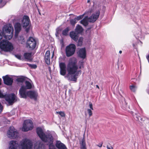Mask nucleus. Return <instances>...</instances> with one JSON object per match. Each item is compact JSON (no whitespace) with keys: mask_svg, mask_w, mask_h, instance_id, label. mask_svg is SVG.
I'll return each instance as SVG.
<instances>
[{"mask_svg":"<svg viewBox=\"0 0 149 149\" xmlns=\"http://www.w3.org/2000/svg\"><path fill=\"white\" fill-rule=\"evenodd\" d=\"M3 110V107L1 104V103H0V113H1V112Z\"/></svg>","mask_w":149,"mask_h":149,"instance_id":"obj_41","label":"nucleus"},{"mask_svg":"<svg viewBox=\"0 0 149 149\" xmlns=\"http://www.w3.org/2000/svg\"><path fill=\"white\" fill-rule=\"evenodd\" d=\"M89 107L92 110H93V104L91 102H90Z\"/></svg>","mask_w":149,"mask_h":149,"instance_id":"obj_40","label":"nucleus"},{"mask_svg":"<svg viewBox=\"0 0 149 149\" xmlns=\"http://www.w3.org/2000/svg\"><path fill=\"white\" fill-rule=\"evenodd\" d=\"M36 132L38 136L43 141L48 143L49 145V149H56L53 144L54 138L51 134H45L40 127L37 128Z\"/></svg>","mask_w":149,"mask_h":149,"instance_id":"obj_2","label":"nucleus"},{"mask_svg":"<svg viewBox=\"0 0 149 149\" xmlns=\"http://www.w3.org/2000/svg\"><path fill=\"white\" fill-rule=\"evenodd\" d=\"M57 34H58L57 33H56V36H57Z\"/></svg>","mask_w":149,"mask_h":149,"instance_id":"obj_57","label":"nucleus"},{"mask_svg":"<svg viewBox=\"0 0 149 149\" xmlns=\"http://www.w3.org/2000/svg\"><path fill=\"white\" fill-rule=\"evenodd\" d=\"M84 62L83 60L79 61L78 62L79 68L81 69L82 68H84Z\"/></svg>","mask_w":149,"mask_h":149,"instance_id":"obj_28","label":"nucleus"},{"mask_svg":"<svg viewBox=\"0 0 149 149\" xmlns=\"http://www.w3.org/2000/svg\"><path fill=\"white\" fill-rule=\"evenodd\" d=\"M3 83L4 84L8 86H11L13 82V79L10 77L8 75H6L2 77Z\"/></svg>","mask_w":149,"mask_h":149,"instance_id":"obj_9","label":"nucleus"},{"mask_svg":"<svg viewBox=\"0 0 149 149\" xmlns=\"http://www.w3.org/2000/svg\"><path fill=\"white\" fill-rule=\"evenodd\" d=\"M13 28L11 24L5 25L3 28L2 31L0 30V40L3 36L7 40H10L13 37Z\"/></svg>","mask_w":149,"mask_h":149,"instance_id":"obj_4","label":"nucleus"},{"mask_svg":"<svg viewBox=\"0 0 149 149\" xmlns=\"http://www.w3.org/2000/svg\"><path fill=\"white\" fill-rule=\"evenodd\" d=\"M102 144H103V143H101V144H99V145H97V146H99L100 147H101L102 146Z\"/></svg>","mask_w":149,"mask_h":149,"instance_id":"obj_47","label":"nucleus"},{"mask_svg":"<svg viewBox=\"0 0 149 149\" xmlns=\"http://www.w3.org/2000/svg\"><path fill=\"white\" fill-rule=\"evenodd\" d=\"M81 149H86V147H80Z\"/></svg>","mask_w":149,"mask_h":149,"instance_id":"obj_46","label":"nucleus"},{"mask_svg":"<svg viewBox=\"0 0 149 149\" xmlns=\"http://www.w3.org/2000/svg\"><path fill=\"white\" fill-rule=\"evenodd\" d=\"M30 48H31L32 49H34L35 48V47H29Z\"/></svg>","mask_w":149,"mask_h":149,"instance_id":"obj_52","label":"nucleus"},{"mask_svg":"<svg viewBox=\"0 0 149 149\" xmlns=\"http://www.w3.org/2000/svg\"><path fill=\"white\" fill-rule=\"evenodd\" d=\"M27 45L29 47H36L38 43L37 40L32 37H30L27 41Z\"/></svg>","mask_w":149,"mask_h":149,"instance_id":"obj_10","label":"nucleus"},{"mask_svg":"<svg viewBox=\"0 0 149 149\" xmlns=\"http://www.w3.org/2000/svg\"><path fill=\"white\" fill-rule=\"evenodd\" d=\"M55 146L58 149H67L65 145L60 141H56Z\"/></svg>","mask_w":149,"mask_h":149,"instance_id":"obj_16","label":"nucleus"},{"mask_svg":"<svg viewBox=\"0 0 149 149\" xmlns=\"http://www.w3.org/2000/svg\"><path fill=\"white\" fill-rule=\"evenodd\" d=\"M140 119H139L140 121H139L142 122L144 120H143V118H139Z\"/></svg>","mask_w":149,"mask_h":149,"instance_id":"obj_45","label":"nucleus"},{"mask_svg":"<svg viewBox=\"0 0 149 149\" xmlns=\"http://www.w3.org/2000/svg\"><path fill=\"white\" fill-rule=\"evenodd\" d=\"M83 40V38L81 37L79 38L78 40V45L79 46H81L82 45V42Z\"/></svg>","mask_w":149,"mask_h":149,"instance_id":"obj_30","label":"nucleus"},{"mask_svg":"<svg viewBox=\"0 0 149 149\" xmlns=\"http://www.w3.org/2000/svg\"><path fill=\"white\" fill-rule=\"evenodd\" d=\"M2 79L0 78V85L1 84Z\"/></svg>","mask_w":149,"mask_h":149,"instance_id":"obj_48","label":"nucleus"},{"mask_svg":"<svg viewBox=\"0 0 149 149\" xmlns=\"http://www.w3.org/2000/svg\"><path fill=\"white\" fill-rule=\"evenodd\" d=\"M92 12V10H90V13H91V12Z\"/></svg>","mask_w":149,"mask_h":149,"instance_id":"obj_56","label":"nucleus"},{"mask_svg":"<svg viewBox=\"0 0 149 149\" xmlns=\"http://www.w3.org/2000/svg\"><path fill=\"white\" fill-rule=\"evenodd\" d=\"M134 118L136 120L139 121H140L139 118H141V117L140 116H139L137 114H136L134 116Z\"/></svg>","mask_w":149,"mask_h":149,"instance_id":"obj_35","label":"nucleus"},{"mask_svg":"<svg viewBox=\"0 0 149 149\" xmlns=\"http://www.w3.org/2000/svg\"><path fill=\"white\" fill-rule=\"evenodd\" d=\"M81 147H85L86 146V144L85 142V140L84 138H83L82 139L80 143Z\"/></svg>","mask_w":149,"mask_h":149,"instance_id":"obj_29","label":"nucleus"},{"mask_svg":"<svg viewBox=\"0 0 149 149\" xmlns=\"http://www.w3.org/2000/svg\"><path fill=\"white\" fill-rule=\"evenodd\" d=\"M24 58L26 59H30L31 56V53H25L24 54Z\"/></svg>","mask_w":149,"mask_h":149,"instance_id":"obj_25","label":"nucleus"},{"mask_svg":"<svg viewBox=\"0 0 149 149\" xmlns=\"http://www.w3.org/2000/svg\"><path fill=\"white\" fill-rule=\"evenodd\" d=\"M30 19L28 16L25 15L21 21L22 25L23 28L25 29V31L28 32L29 30V27H28L29 24Z\"/></svg>","mask_w":149,"mask_h":149,"instance_id":"obj_7","label":"nucleus"},{"mask_svg":"<svg viewBox=\"0 0 149 149\" xmlns=\"http://www.w3.org/2000/svg\"><path fill=\"white\" fill-rule=\"evenodd\" d=\"M136 87L134 85H131L130 86V90L133 92H135L136 91Z\"/></svg>","mask_w":149,"mask_h":149,"instance_id":"obj_31","label":"nucleus"},{"mask_svg":"<svg viewBox=\"0 0 149 149\" xmlns=\"http://www.w3.org/2000/svg\"><path fill=\"white\" fill-rule=\"evenodd\" d=\"M19 42L22 44L23 42L25 41V40L23 36H20L19 38Z\"/></svg>","mask_w":149,"mask_h":149,"instance_id":"obj_33","label":"nucleus"},{"mask_svg":"<svg viewBox=\"0 0 149 149\" xmlns=\"http://www.w3.org/2000/svg\"><path fill=\"white\" fill-rule=\"evenodd\" d=\"M78 34L75 31H72L70 33V37L74 41H77L78 39L79 36Z\"/></svg>","mask_w":149,"mask_h":149,"instance_id":"obj_19","label":"nucleus"},{"mask_svg":"<svg viewBox=\"0 0 149 149\" xmlns=\"http://www.w3.org/2000/svg\"><path fill=\"white\" fill-rule=\"evenodd\" d=\"M25 77L23 76H22L19 77L17 78L16 79V81L18 82L23 83L25 80Z\"/></svg>","mask_w":149,"mask_h":149,"instance_id":"obj_26","label":"nucleus"},{"mask_svg":"<svg viewBox=\"0 0 149 149\" xmlns=\"http://www.w3.org/2000/svg\"><path fill=\"white\" fill-rule=\"evenodd\" d=\"M100 14V11L99 10L97 11L96 13L93 14L90 17L88 18V21L92 22H95L98 18Z\"/></svg>","mask_w":149,"mask_h":149,"instance_id":"obj_12","label":"nucleus"},{"mask_svg":"<svg viewBox=\"0 0 149 149\" xmlns=\"http://www.w3.org/2000/svg\"><path fill=\"white\" fill-rule=\"evenodd\" d=\"M77 54L78 57L84 59L86 57V51L85 47L79 49L77 52Z\"/></svg>","mask_w":149,"mask_h":149,"instance_id":"obj_8","label":"nucleus"},{"mask_svg":"<svg viewBox=\"0 0 149 149\" xmlns=\"http://www.w3.org/2000/svg\"><path fill=\"white\" fill-rule=\"evenodd\" d=\"M15 36L16 37L22 29L20 24L18 22L16 23L15 25Z\"/></svg>","mask_w":149,"mask_h":149,"instance_id":"obj_17","label":"nucleus"},{"mask_svg":"<svg viewBox=\"0 0 149 149\" xmlns=\"http://www.w3.org/2000/svg\"><path fill=\"white\" fill-rule=\"evenodd\" d=\"M84 15H81L75 18L77 21H79L83 18Z\"/></svg>","mask_w":149,"mask_h":149,"instance_id":"obj_36","label":"nucleus"},{"mask_svg":"<svg viewBox=\"0 0 149 149\" xmlns=\"http://www.w3.org/2000/svg\"><path fill=\"white\" fill-rule=\"evenodd\" d=\"M0 47H13L12 44L8 41L3 40L0 42Z\"/></svg>","mask_w":149,"mask_h":149,"instance_id":"obj_18","label":"nucleus"},{"mask_svg":"<svg viewBox=\"0 0 149 149\" xmlns=\"http://www.w3.org/2000/svg\"><path fill=\"white\" fill-rule=\"evenodd\" d=\"M9 149H17L18 146L22 149H32L33 146L31 141L28 139H23L20 141L19 144L17 141H12L9 143Z\"/></svg>","mask_w":149,"mask_h":149,"instance_id":"obj_3","label":"nucleus"},{"mask_svg":"<svg viewBox=\"0 0 149 149\" xmlns=\"http://www.w3.org/2000/svg\"><path fill=\"white\" fill-rule=\"evenodd\" d=\"M50 53L49 51H47L45 56V60L46 63L47 65H49L50 63Z\"/></svg>","mask_w":149,"mask_h":149,"instance_id":"obj_20","label":"nucleus"},{"mask_svg":"<svg viewBox=\"0 0 149 149\" xmlns=\"http://www.w3.org/2000/svg\"><path fill=\"white\" fill-rule=\"evenodd\" d=\"M67 47H75V45L74 44H71L67 46Z\"/></svg>","mask_w":149,"mask_h":149,"instance_id":"obj_43","label":"nucleus"},{"mask_svg":"<svg viewBox=\"0 0 149 149\" xmlns=\"http://www.w3.org/2000/svg\"><path fill=\"white\" fill-rule=\"evenodd\" d=\"M87 111L89 114V116L90 117L92 116L93 114V113L91 110L90 109H88L87 110Z\"/></svg>","mask_w":149,"mask_h":149,"instance_id":"obj_37","label":"nucleus"},{"mask_svg":"<svg viewBox=\"0 0 149 149\" xmlns=\"http://www.w3.org/2000/svg\"><path fill=\"white\" fill-rule=\"evenodd\" d=\"M90 2V0H88V1H87V2L88 3L89 2Z\"/></svg>","mask_w":149,"mask_h":149,"instance_id":"obj_54","label":"nucleus"},{"mask_svg":"<svg viewBox=\"0 0 149 149\" xmlns=\"http://www.w3.org/2000/svg\"><path fill=\"white\" fill-rule=\"evenodd\" d=\"M60 43L61 45V47H63L64 45H63V39H61L60 40Z\"/></svg>","mask_w":149,"mask_h":149,"instance_id":"obj_42","label":"nucleus"},{"mask_svg":"<svg viewBox=\"0 0 149 149\" xmlns=\"http://www.w3.org/2000/svg\"><path fill=\"white\" fill-rule=\"evenodd\" d=\"M8 137L11 139H14L17 137L18 133L17 130L13 126H10L7 132Z\"/></svg>","mask_w":149,"mask_h":149,"instance_id":"obj_6","label":"nucleus"},{"mask_svg":"<svg viewBox=\"0 0 149 149\" xmlns=\"http://www.w3.org/2000/svg\"><path fill=\"white\" fill-rule=\"evenodd\" d=\"M3 0H0V3L2 2Z\"/></svg>","mask_w":149,"mask_h":149,"instance_id":"obj_53","label":"nucleus"},{"mask_svg":"<svg viewBox=\"0 0 149 149\" xmlns=\"http://www.w3.org/2000/svg\"><path fill=\"white\" fill-rule=\"evenodd\" d=\"M70 29L69 27H67L64 29L62 31V34L64 36H66L68 34V31H69Z\"/></svg>","mask_w":149,"mask_h":149,"instance_id":"obj_27","label":"nucleus"},{"mask_svg":"<svg viewBox=\"0 0 149 149\" xmlns=\"http://www.w3.org/2000/svg\"><path fill=\"white\" fill-rule=\"evenodd\" d=\"M19 93L21 98H26L27 96V91L23 86H21L19 91Z\"/></svg>","mask_w":149,"mask_h":149,"instance_id":"obj_14","label":"nucleus"},{"mask_svg":"<svg viewBox=\"0 0 149 149\" xmlns=\"http://www.w3.org/2000/svg\"><path fill=\"white\" fill-rule=\"evenodd\" d=\"M93 83H91V85H92Z\"/></svg>","mask_w":149,"mask_h":149,"instance_id":"obj_58","label":"nucleus"},{"mask_svg":"<svg viewBox=\"0 0 149 149\" xmlns=\"http://www.w3.org/2000/svg\"><path fill=\"white\" fill-rule=\"evenodd\" d=\"M147 58L148 59V58H149V54L148 55Z\"/></svg>","mask_w":149,"mask_h":149,"instance_id":"obj_51","label":"nucleus"},{"mask_svg":"<svg viewBox=\"0 0 149 149\" xmlns=\"http://www.w3.org/2000/svg\"><path fill=\"white\" fill-rule=\"evenodd\" d=\"M59 67L60 68V74L63 76H64L66 74V65L65 63L61 62L59 63Z\"/></svg>","mask_w":149,"mask_h":149,"instance_id":"obj_13","label":"nucleus"},{"mask_svg":"<svg viewBox=\"0 0 149 149\" xmlns=\"http://www.w3.org/2000/svg\"><path fill=\"white\" fill-rule=\"evenodd\" d=\"M119 53L120 54H121L122 53V51L121 50H120L119 52Z\"/></svg>","mask_w":149,"mask_h":149,"instance_id":"obj_50","label":"nucleus"},{"mask_svg":"<svg viewBox=\"0 0 149 149\" xmlns=\"http://www.w3.org/2000/svg\"><path fill=\"white\" fill-rule=\"evenodd\" d=\"M87 17L86 18L83 19L82 20L80 21L81 23L83 24L85 26H87L88 24V22L87 21Z\"/></svg>","mask_w":149,"mask_h":149,"instance_id":"obj_24","label":"nucleus"},{"mask_svg":"<svg viewBox=\"0 0 149 149\" xmlns=\"http://www.w3.org/2000/svg\"><path fill=\"white\" fill-rule=\"evenodd\" d=\"M66 47L65 53L67 57H70L74 54L75 51L76 47Z\"/></svg>","mask_w":149,"mask_h":149,"instance_id":"obj_11","label":"nucleus"},{"mask_svg":"<svg viewBox=\"0 0 149 149\" xmlns=\"http://www.w3.org/2000/svg\"><path fill=\"white\" fill-rule=\"evenodd\" d=\"M107 149H113V147L112 146L109 147L108 146H107Z\"/></svg>","mask_w":149,"mask_h":149,"instance_id":"obj_44","label":"nucleus"},{"mask_svg":"<svg viewBox=\"0 0 149 149\" xmlns=\"http://www.w3.org/2000/svg\"><path fill=\"white\" fill-rule=\"evenodd\" d=\"M56 114L58 113V112L56 111Z\"/></svg>","mask_w":149,"mask_h":149,"instance_id":"obj_55","label":"nucleus"},{"mask_svg":"<svg viewBox=\"0 0 149 149\" xmlns=\"http://www.w3.org/2000/svg\"><path fill=\"white\" fill-rule=\"evenodd\" d=\"M58 114L62 117H65V114L64 112L63 111L58 112Z\"/></svg>","mask_w":149,"mask_h":149,"instance_id":"obj_38","label":"nucleus"},{"mask_svg":"<svg viewBox=\"0 0 149 149\" xmlns=\"http://www.w3.org/2000/svg\"><path fill=\"white\" fill-rule=\"evenodd\" d=\"M66 92V90L65 91V93Z\"/></svg>","mask_w":149,"mask_h":149,"instance_id":"obj_59","label":"nucleus"},{"mask_svg":"<svg viewBox=\"0 0 149 149\" xmlns=\"http://www.w3.org/2000/svg\"><path fill=\"white\" fill-rule=\"evenodd\" d=\"M27 96L31 99H34L35 100H37L38 93L34 91H27Z\"/></svg>","mask_w":149,"mask_h":149,"instance_id":"obj_15","label":"nucleus"},{"mask_svg":"<svg viewBox=\"0 0 149 149\" xmlns=\"http://www.w3.org/2000/svg\"><path fill=\"white\" fill-rule=\"evenodd\" d=\"M14 49V47H0V52H11Z\"/></svg>","mask_w":149,"mask_h":149,"instance_id":"obj_21","label":"nucleus"},{"mask_svg":"<svg viewBox=\"0 0 149 149\" xmlns=\"http://www.w3.org/2000/svg\"><path fill=\"white\" fill-rule=\"evenodd\" d=\"M27 65H28L29 66V67H31V68H32L36 69L37 67L36 65L35 64H31L27 63Z\"/></svg>","mask_w":149,"mask_h":149,"instance_id":"obj_34","label":"nucleus"},{"mask_svg":"<svg viewBox=\"0 0 149 149\" xmlns=\"http://www.w3.org/2000/svg\"><path fill=\"white\" fill-rule=\"evenodd\" d=\"M96 87L97 88H98V89H100V88H99V86L98 85H96Z\"/></svg>","mask_w":149,"mask_h":149,"instance_id":"obj_49","label":"nucleus"},{"mask_svg":"<svg viewBox=\"0 0 149 149\" xmlns=\"http://www.w3.org/2000/svg\"><path fill=\"white\" fill-rule=\"evenodd\" d=\"M15 56L19 60H21V56L20 55L18 54H15Z\"/></svg>","mask_w":149,"mask_h":149,"instance_id":"obj_39","label":"nucleus"},{"mask_svg":"<svg viewBox=\"0 0 149 149\" xmlns=\"http://www.w3.org/2000/svg\"><path fill=\"white\" fill-rule=\"evenodd\" d=\"M77 21L75 18H74L73 19H71L70 21V22L71 24L73 25H74L75 24L77 23Z\"/></svg>","mask_w":149,"mask_h":149,"instance_id":"obj_32","label":"nucleus"},{"mask_svg":"<svg viewBox=\"0 0 149 149\" xmlns=\"http://www.w3.org/2000/svg\"><path fill=\"white\" fill-rule=\"evenodd\" d=\"M25 86H23L24 88L27 89H31L32 88V85L31 83L28 81H25Z\"/></svg>","mask_w":149,"mask_h":149,"instance_id":"obj_22","label":"nucleus"},{"mask_svg":"<svg viewBox=\"0 0 149 149\" xmlns=\"http://www.w3.org/2000/svg\"><path fill=\"white\" fill-rule=\"evenodd\" d=\"M77 60L75 57L70 58L67 66L68 74L66 77L68 80L70 81L76 82L77 77L79 74H81V71H77L78 66L77 65Z\"/></svg>","mask_w":149,"mask_h":149,"instance_id":"obj_1","label":"nucleus"},{"mask_svg":"<svg viewBox=\"0 0 149 149\" xmlns=\"http://www.w3.org/2000/svg\"><path fill=\"white\" fill-rule=\"evenodd\" d=\"M83 30L82 27L79 25H77L75 29V31L77 33L79 34L81 33Z\"/></svg>","mask_w":149,"mask_h":149,"instance_id":"obj_23","label":"nucleus"},{"mask_svg":"<svg viewBox=\"0 0 149 149\" xmlns=\"http://www.w3.org/2000/svg\"><path fill=\"white\" fill-rule=\"evenodd\" d=\"M33 128L32 121L30 120H25L23 124L22 130L24 132H27L32 130Z\"/></svg>","mask_w":149,"mask_h":149,"instance_id":"obj_5","label":"nucleus"}]
</instances>
